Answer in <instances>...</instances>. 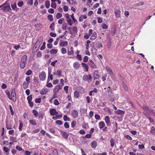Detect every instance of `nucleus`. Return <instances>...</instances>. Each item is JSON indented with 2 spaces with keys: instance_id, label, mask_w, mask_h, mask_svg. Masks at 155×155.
Segmentation results:
<instances>
[{
  "instance_id": "1",
  "label": "nucleus",
  "mask_w": 155,
  "mask_h": 155,
  "mask_svg": "<svg viewBox=\"0 0 155 155\" xmlns=\"http://www.w3.org/2000/svg\"><path fill=\"white\" fill-rule=\"evenodd\" d=\"M27 56L26 55H25L22 56L20 64V68L22 69L24 68L25 67V65L27 64Z\"/></svg>"
},
{
  "instance_id": "2",
  "label": "nucleus",
  "mask_w": 155,
  "mask_h": 155,
  "mask_svg": "<svg viewBox=\"0 0 155 155\" xmlns=\"http://www.w3.org/2000/svg\"><path fill=\"white\" fill-rule=\"evenodd\" d=\"M42 42V39L41 38L38 39L33 48V50H35V51H37L39 48V46L41 44Z\"/></svg>"
},
{
  "instance_id": "3",
  "label": "nucleus",
  "mask_w": 155,
  "mask_h": 155,
  "mask_svg": "<svg viewBox=\"0 0 155 155\" xmlns=\"http://www.w3.org/2000/svg\"><path fill=\"white\" fill-rule=\"evenodd\" d=\"M64 16L66 18V21L68 24L70 26H72L73 25L71 18L70 17L68 13L65 14Z\"/></svg>"
},
{
  "instance_id": "4",
  "label": "nucleus",
  "mask_w": 155,
  "mask_h": 155,
  "mask_svg": "<svg viewBox=\"0 0 155 155\" xmlns=\"http://www.w3.org/2000/svg\"><path fill=\"white\" fill-rule=\"evenodd\" d=\"M4 12H10L11 9L10 7V5L8 3L5 2L3 4V6L2 10Z\"/></svg>"
},
{
  "instance_id": "5",
  "label": "nucleus",
  "mask_w": 155,
  "mask_h": 155,
  "mask_svg": "<svg viewBox=\"0 0 155 155\" xmlns=\"http://www.w3.org/2000/svg\"><path fill=\"white\" fill-rule=\"evenodd\" d=\"M53 74L58 77H60L62 76V71L61 69H58L53 73Z\"/></svg>"
},
{
  "instance_id": "6",
  "label": "nucleus",
  "mask_w": 155,
  "mask_h": 155,
  "mask_svg": "<svg viewBox=\"0 0 155 155\" xmlns=\"http://www.w3.org/2000/svg\"><path fill=\"white\" fill-rule=\"evenodd\" d=\"M49 113L50 115L52 116H56L58 114V113L54 108H50L49 109Z\"/></svg>"
},
{
  "instance_id": "7",
  "label": "nucleus",
  "mask_w": 155,
  "mask_h": 155,
  "mask_svg": "<svg viewBox=\"0 0 155 155\" xmlns=\"http://www.w3.org/2000/svg\"><path fill=\"white\" fill-rule=\"evenodd\" d=\"M11 100L14 101L15 102L16 101V94L15 92V90L13 89L11 93Z\"/></svg>"
},
{
  "instance_id": "8",
  "label": "nucleus",
  "mask_w": 155,
  "mask_h": 155,
  "mask_svg": "<svg viewBox=\"0 0 155 155\" xmlns=\"http://www.w3.org/2000/svg\"><path fill=\"white\" fill-rule=\"evenodd\" d=\"M46 74L45 72L44 71L41 72L39 75V78L41 80L44 81L45 80Z\"/></svg>"
},
{
  "instance_id": "9",
  "label": "nucleus",
  "mask_w": 155,
  "mask_h": 155,
  "mask_svg": "<svg viewBox=\"0 0 155 155\" xmlns=\"http://www.w3.org/2000/svg\"><path fill=\"white\" fill-rule=\"evenodd\" d=\"M62 88V86L58 85L55 87L54 89L53 90V92L54 94H57L59 90H61Z\"/></svg>"
},
{
  "instance_id": "10",
  "label": "nucleus",
  "mask_w": 155,
  "mask_h": 155,
  "mask_svg": "<svg viewBox=\"0 0 155 155\" xmlns=\"http://www.w3.org/2000/svg\"><path fill=\"white\" fill-rule=\"evenodd\" d=\"M83 79L85 81H89V80L92 79V77L90 74L88 75L85 74L83 76Z\"/></svg>"
},
{
  "instance_id": "11",
  "label": "nucleus",
  "mask_w": 155,
  "mask_h": 155,
  "mask_svg": "<svg viewBox=\"0 0 155 155\" xmlns=\"http://www.w3.org/2000/svg\"><path fill=\"white\" fill-rule=\"evenodd\" d=\"M71 116L74 118L77 117L78 116V111L75 110H73L71 112Z\"/></svg>"
},
{
  "instance_id": "12",
  "label": "nucleus",
  "mask_w": 155,
  "mask_h": 155,
  "mask_svg": "<svg viewBox=\"0 0 155 155\" xmlns=\"http://www.w3.org/2000/svg\"><path fill=\"white\" fill-rule=\"evenodd\" d=\"M68 45V42L67 41H61L59 42V45L61 47H64Z\"/></svg>"
},
{
  "instance_id": "13",
  "label": "nucleus",
  "mask_w": 155,
  "mask_h": 155,
  "mask_svg": "<svg viewBox=\"0 0 155 155\" xmlns=\"http://www.w3.org/2000/svg\"><path fill=\"white\" fill-rule=\"evenodd\" d=\"M80 66V64L78 62H75L73 64V67L75 69H78Z\"/></svg>"
},
{
  "instance_id": "14",
  "label": "nucleus",
  "mask_w": 155,
  "mask_h": 155,
  "mask_svg": "<svg viewBox=\"0 0 155 155\" xmlns=\"http://www.w3.org/2000/svg\"><path fill=\"white\" fill-rule=\"evenodd\" d=\"M105 69L108 72L109 74L110 75H114V73L111 69V68L108 66H106L105 67Z\"/></svg>"
},
{
  "instance_id": "15",
  "label": "nucleus",
  "mask_w": 155,
  "mask_h": 155,
  "mask_svg": "<svg viewBox=\"0 0 155 155\" xmlns=\"http://www.w3.org/2000/svg\"><path fill=\"white\" fill-rule=\"evenodd\" d=\"M99 72L97 71H95L94 73V80L98 78L99 75L98 74Z\"/></svg>"
},
{
  "instance_id": "16",
  "label": "nucleus",
  "mask_w": 155,
  "mask_h": 155,
  "mask_svg": "<svg viewBox=\"0 0 155 155\" xmlns=\"http://www.w3.org/2000/svg\"><path fill=\"white\" fill-rule=\"evenodd\" d=\"M48 91V89L46 88H44L42 89L40 91V94L42 95H44L46 94Z\"/></svg>"
},
{
  "instance_id": "17",
  "label": "nucleus",
  "mask_w": 155,
  "mask_h": 155,
  "mask_svg": "<svg viewBox=\"0 0 155 155\" xmlns=\"http://www.w3.org/2000/svg\"><path fill=\"white\" fill-rule=\"evenodd\" d=\"M142 108L146 112H149L150 109L148 107L145 105H143L142 106Z\"/></svg>"
},
{
  "instance_id": "18",
  "label": "nucleus",
  "mask_w": 155,
  "mask_h": 155,
  "mask_svg": "<svg viewBox=\"0 0 155 155\" xmlns=\"http://www.w3.org/2000/svg\"><path fill=\"white\" fill-rule=\"evenodd\" d=\"M35 27L36 30H40L41 28L42 24L40 23H37L35 25Z\"/></svg>"
},
{
  "instance_id": "19",
  "label": "nucleus",
  "mask_w": 155,
  "mask_h": 155,
  "mask_svg": "<svg viewBox=\"0 0 155 155\" xmlns=\"http://www.w3.org/2000/svg\"><path fill=\"white\" fill-rule=\"evenodd\" d=\"M105 120L107 126L110 125V118L109 116H107L105 117Z\"/></svg>"
},
{
  "instance_id": "20",
  "label": "nucleus",
  "mask_w": 155,
  "mask_h": 155,
  "mask_svg": "<svg viewBox=\"0 0 155 155\" xmlns=\"http://www.w3.org/2000/svg\"><path fill=\"white\" fill-rule=\"evenodd\" d=\"M97 145V143L95 141H93L91 143V147L93 148H95L96 147Z\"/></svg>"
},
{
  "instance_id": "21",
  "label": "nucleus",
  "mask_w": 155,
  "mask_h": 155,
  "mask_svg": "<svg viewBox=\"0 0 155 155\" xmlns=\"http://www.w3.org/2000/svg\"><path fill=\"white\" fill-rule=\"evenodd\" d=\"M97 36V34L96 32H94L91 36L90 39L91 40H94L95 39Z\"/></svg>"
},
{
  "instance_id": "22",
  "label": "nucleus",
  "mask_w": 155,
  "mask_h": 155,
  "mask_svg": "<svg viewBox=\"0 0 155 155\" xmlns=\"http://www.w3.org/2000/svg\"><path fill=\"white\" fill-rule=\"evenodd\" d=\"M29 82H27L26 81H24L22 84V87L24 89H25L28 88L29 85Z\"/></svg>"
},
{
  "instance_id": "23",
  "label": "nucleus",
  "mask_w": 155,
  "mask_h": 155,
  "mask_svg": "<svg viewBox=\"0 0 155 155\" xmlns=\"http://www.w3.org/2000/svg\"><path fill=\"white\" fill-rule=\"evenodd\" d=\"M89 65L92 68H94L95 64L91 60H89L88 62Z\"/></svg>"
},
{
  "instance_id": "24",
  "label": "nucleus",
  "mask_w": 155,
  "mask_h": 155,
  "mask_svg": "<svg viewBox=\"0 0 155 155\" xmlns=\"http://www.w3.org/2000/svg\"><path fill=\"white\" fill-rule=\"evenodd\" d=\"M121 12L119 10H116L114 12L115 16L116 17L119 18L120 17Z\"/></svg>"
},
{
  "instance_id": "25",
  "label": "nucleus",
  "mask_w": 155,
  "mask_h": 155,
  "mask_svg": "<svg viewBox=\"0 0 155 155\" xmlns=\"http://www.w3.org/2000/svg\"><path fill=\"white\" fill-rule=\"evenodd\" d=\"M115 113L117 114L121 115L123 114L124 113V110H118L115 111Z\"/></svg>"
},
{
  "instance_id": "26",
  "label": "nucleus",
  "mask_w": 155,
  "mask_h": 155,
  "mask_svg": "<svg viewBox=\"0 0 155 155\" xmlns=\"http://www.w3.org/2000/svg\"><path fill=\"white\" fill-rule=\"evenodd\" d=\"M81 64L83 66V67L85 68V70L84 71L86 72H87L88 71V66L87 64H85V63H81Z\"/></svg>"
},
{
  "instance_id": "27",
  "label": "nucleus",
  "mask_w": 155,
  "mask_h": 155,
  "mask_svg": "<svg viewBox=\"0 0 155 155\" xmlns=\"http://www.w3.org/2000/svg\"><path fill=\"white\" fill-rule=\"evenodd\" d=\"M105 124L103 121H101L99 124V126L100 129H101L104 127Z\"/></svg>"
},
{
  "instance_id": "28",
  "label": "nucleus",
  "mask_w": 155,
  "mask_h": 155,
  "mask_svg": "<svg viewBox=\"0 0 155 155\" xmlns=\"http://www.w3.org/2000/svg\"><path fill=\"white\" fill-rule=\"evenodd\" d=\"M19 126L18 129L20 131H21L22 130V128L23 125V123L21 120H19Z\"/></svg>"
},
{
  "instance_id": "29",
  "label": "nucleus",
  "mask_w": 155,
  "mask_h": 155,
  "mask_svg": "<svg viewBox=\"0 0 155 155\" xmlns=\"http://www.w3.org/2000/svg\"><path fill=\"white\" fill-rule=\"evenodd\" d=\"M97 90L96 88H94L93 90L89 92V95L91 96L92 95H94V94H93V92L96 93L97 92Z\"/></svg>"
},
{
  "instance_id": "30",
  "label": "nucleus",
  "mask_w": 155,
  "mask_h": 155,
  "mask_svg": "<svg viewBox=\"0 0 155 155\" xmlns=\"http://www.w3.org/2000/svg\"><path fill=\"white\" fill-rule=\"evenodd\" d=\"M61 135L62 136L65 138H67L69 135L67 133L64 132H61Z\"/></svg>"
},
{
  "instance_id": "31",
  "label": "nucleus",
  "mask_w": 155,
  "mask_h": 155,
  "mask_svg": "<svg viewBox=\"0 0 155 155\" xmlns=\"http://www.w3.org/2000/svg\"><path fill=\"white\" fill-rule=\"evenodd\" d=\"M9 140L13 142H17V138L16 137H10Z\"/></svg>"
},
{
  "instance_id": "32",
  "label": "nucleus",
  "mask_w": 155,
  "mask_h": 155,
  "mask_svg": "<svg viewBox=\"0 0 155 155\" xmlns=\"http://www.w3.org/2000/svg\"><path fill=\"white\" fill-rule=\"evenodd\" d=\"M68 24L67 23H63L62 26V28L63 30H66L67 29L68 27Z\"/></svg>"
},
{
  "instance_id": "33",
  "label": "nucleus",
  "mask_w": 155,
  "mask_h": 155,
  "mask_svg": "<svg viewBox=\"0 0 155 155\" xmlns=\"http://www.w3.org/2000/svg\"><path fill=\"white\" fill-rule=\"evenodd\" d=\"M45 6L46 8H48L50 7V2L49 0H47L45 2Z\"/></svg>"
},
{
  "instance_id": "34",
  "label": "nucleus",
  "mask_w": 155,
  "mask_h": 155,
  "mask_svg": "<svg viewBox=\"0 0 155 155\" xmlns=\"http://www.w3.org/2000/svg\"><path fill=\"white\" fill-rule=\"evenodd\" d=\"M29 122L32 125H37V123L35 120H29Z\"/></svg>"
},
{
  "instance_id": "35",
  "label": "nucleus",
  "mask_w": 155,
  "mask_h": 155,
  "mask_svg": "<svg viewBox=\"0 0 155 155\" xmlns=\"http://www.w3.org/2000/svg\"><path fill=\"white\" fill-rule=\"evenodd\" d=\"M150 132L153 135H155V128L153 126L151 127L150 130Z\"/></svg>"
},
{
  "instance_id": "36",
  "label": "nucleus",
  "mask_w": 155,
  "mask_h": 155,
  "mask_svg": "<svg viewBox=\"0 0 155 155\" xmlns=\"http://www.w3.org/2000/svg\"><path fill=\"white\" fill-rule=\"evenodd\" d=\"M58 52L57 50L56 49H52L50 51V53L52 54H54L57 53Z\"/></svg>"
},
{
  "instance_id": "37",
  "label": "nucleus",
  "mask_w": 155,
  "mask_h": 155,
  "mask_svg": "<svg viewBox=\"0 0 155 155\" xmlns=\"http://www.w3.org/2000/svg\"><path fill=\"white\" fill-rule=\"evenodd\" d=\"M74 95L75 97L78 98L79 97V94L78 92L77 91H75L74 92Z\"/></svg>"
},
{
  "instance_id": "38",
  "label": "nucleus",
  "mask_w": 155,
  "mask_h": 155,
  "mask_svg": "<svg viewBox=\"0 0 155 155\" xmlns=\"http://www.w3.org/2000/svg\"><path fill=\"white\" fill-rule=\"evenodd\" d=\"M96 46L98 48H101L103 47V45L100 42H97L96 44Z\"/></svg>"
},
{
  "instance_id": "39",
  "label": "nucleus",
  "mask_w": 155,
  "mask_h": 155,
  "mask_svg": "<svg viewBox=\"0 0 155 155\" xmlns=\"http://www.w3.org/2000/svg\"><path fill=\"white\" fill-rule=\"evenodd\" d=\"M32 111L34 116L36 117H37L38 115V112L35 110H33Z\"/></svg>"
},
{
  "instance_id": "40",
  "label": "nucleus",
  "mask_w": 155,
  "mask_h": 155,
  "mask_svg": "<svg viewBox=\"0 0 155 155\" xmlns=\"http://www.w3.org/2000/svg\"><path fill=\"white\" fill-rule=\"evenodd\" d=\"M47 17L49 21H53V16L52 15L49 14L48 16Z\"/></svg>"
},
{
  "instance_id": "41",
  "label": "nucleus",
  "mask_w": 155,
  "mask_h": 155,
  "mask_svg": "<svg viewBox=\"0 0 155 155\" xmlns=\"http://www.w3.org/2000/svg\"><path fill=\"white\" fill-rule=\"evenodd\" d=\"M63 119L64 121H69L70 120L69 118L68 117L67 115H64V116Z\"/></svg>"
},
{
  "instance_id": "42",
  "label": "nucleus",
  "mask_w": 155,
  "mask_h": 155,
  "mask_svg": "<svg viewBox=\"0 0 155 155\" xmlns=\"http://www.w3.org/2000/svg\"><path fill=\"white\" fill-rule=\"evenodd\" d=\"M3 150L6 153H8L10 150V149L8 147H4L3 148Z\"/></svg>"
},
{
  "instance_id": "43",
  "label": "nucleus",
  "mask_w": 155,
  "mask_h": 155,
  "mask_svg": "<svg viewBox=\"0 0 155 155\" xmlns=\"http://www.w3.org/2000/svg\"><path fill=\"white\" fill-rule=\"evenodd\" d=\"M73 31L74 33V34H76L78 32V28L74 26L72 28Z\"/></svg>"
},
{
  "instance_id": "44",
  "label": "nucleus",
  "mask_w": 155,
  "mask_h": 155,
  "mask_svg": "<svg viewBox=\"0 0 155 155\" xmlns=\"http://www.w3.org/2000/svg\"><path fill=\"white\" fill-rule=\"evenodd\" d=\"M61 51V52L63 54H65L67 52V50L65 48H62Z\"/></svg>"
},
{
  "instance_id": "45",
  "label": "nucleus",
  "mask_w": 155,
  "mask_h": 155,
  "mask_svg": "<svg viewBox=\"0 0 155 155\" xmlns=\"http://www.w3.org/2000/svg\"><path fill=\"white\" fill-rule=\"evenodd\" d=\"M53 155H59L58 150L56 149H54L53 151Z\"/></svg>"
},
{
  "instance_id": "46",
  "label": "nucleus",
  "mask_w": 155,
  "mask_h": 155,
  "mask_svg": "<svg viewBox=\"0 0 155 155\" xmlns=\"http://www.w3.org/2000/svg\"><path fill=\"white\" fill-rule=\"evenodd\" d=\"M148 113H151L153 116H155V110L152 109H150Z\"/></svg>"
},
{
  "instance_id": "47",
  "label": "nucleus",
  "mask_w": 155,
  "mask_h": 155,
  "mask_svg": "<svg viewBox=\"0 0 155 155\" xmlns=\"http://www.w3.org/2000/svg\"><path fill=\"white\" fill-rule=\"evenodd\" d=\"M11 6L13 9H15L17 7L16 4L15 2L13 3H12L11 5Z\"/></svg>"
},
{
  "instance_id": "48",
  "label": "nucleus",
  "mask_w": 155,
  "mask_h": 155,
  "mask_svg": "<svg viewBox=\"0 0 155 155\" xmlns=\"http://www.w3.org/2000/svg\"><path fill=\"white\" fill-rule=\"evenodd\" d=\"M64 21V19L63 18H61L59 19L58 21V23L59 24H62Z\"/></svg>"
},
{
  "instance_id": "49",
  "label": "nucleus",
  "mask_w": 155,
  "mask_h": 155,
  "mask_svg": "<svg viewBox=\"0 0 155 155\" xmlns=\"http://www.w3.org/2000/svg\"><path fill=\"white\" fill-rule=\"evenodd\" d=\"M5 93L8 95V97L10 100H11V97L10 95V92L8 91H5Z\"/></svg>"
},
{
  "instance_id": "50",
  "label": "nucleus",
  "mask_w": 155,
  "mask_h": 155,
  "mask_svg": "<svg viewBox=\"0 0 155 155\" xmlns=\"http://www.w3.org/2000/svg\"><path fill=\"white\" fill-rule=\"evenodd\" d=\"M45 45L46 43L45 42H44L43 44V45L41 47L40 50H44L45 48Z\"/></svg>"
},
{
  "instance_id": "51",
  "label": "nucleus",
  "mask_w": 155,
  "mask_h": 155,
  "mask_svg": "<svg viewBox=\"0 0 155 155\" xmlns=\"http://www.w3.org/2000/svg\"><path fill=\"white\" fill-rule=\"evenodd\" d=\"M62 16V14L60 13H58L56 15V18L57 19H58L61 18Z\"/></svg>"
},
{
  "instance_id": "52",
  "label": "nucleus",
  "mask_w": 155,
  "mask_h": 155,
  "mask_svg": "<svg viewBox=\"0 0 155 155\" xmlns=\"http://www.w3.org/2000/svg\"><path fill=\"white\" fill-rule=\"evenodd\" d=\"M23 4V2L22 1H19L18 3V5L19 7H21Z\"/></svg>"
},
{
  "instance_id": "53",
  "label": "nucleus",
  "mask_w": 155,
  "mask_h": 155,
  "mask_svg": "<svg viewBox=\"0 0 155 155\" xmlns=\"http://www.w3.org/2000/svg\"><path fill=\"white\" fill-rule=\"evenodd\" d=\"M32 99V95H30L28 96L27 97V100H28V101H31Z\"/></svg>"
},
{
  "instance_id": "54",
  "label": "nucleus",
  "mask_w": 155,
  "mask_h": 155,
  "mask_svg": "<svg viewBox=\"0 0 155 155\" xmlns=\"http://www.w3.org/2000/svg\"><path fill=\"white\" fill-rule=\"evenodd\" d=\"M110 145L112 147H113L114 145V140L113 139H111L110 140Z\"/></svg>"
},
{
  "instance_id": "55",
  "label": "nucleus",
  "mask_w": 155,
  "mask_h": 155,
  "mask_svg": "<svg viewBox=\"0 0 155 155\" xmlns=\"http://www.w3.org/2000/svg\"><path fill=\"white\" fill-rule=\"evenodd\" d=\"M53 75L52 74H51L49 75H48V78L47 80V82H48L49 81V79H50L51 80H52L53 79Z\"/></svg>"
},
{
  "instance_id": "56",
  "label": "nucleus",
  "mask_w": 155,
  "mask_h": 155,
  "mask_svg": "<svg viewBox=\"0 0 155 155\" xmlns=\"http://www.w3.org/2000/svg\"><path fill=\"white\" fill-rule=\"evenodd\" d=\"M51 7L54 8H55L56 7V4L55 3L51 2Z\"/></svg>"
},
{
  "instance_id": "57",
  "label": "nucleus",
  "mask_w": 155,
  "mask_h": 155,
  "mask_svg": "<svg viewBox=\"0 0 155 155\" xmlns=\"http://www.w3.org/2000/svg\"><path fill=\"white\" fill-rule=\"evenodd\" d=\"M54 23H52L50 25L49 28L50 29H51L52 30H54Z\"/></svg>"
},
{
  "instance_id": "58",
  "label": "nucleus",
  "mask_w": 155,
  "mask_h": 155,
  "mask_svg": "<svg viewBox=\"0 0 155 155\" xmlns=\"http://www.w3.org/2000/svg\"><path fill=\"white\" fill-rule=\"evenodd\" d=\"M71 51H68V55H71L74 54V51H73L72 48H71Z\"/></svg>"
},
{
  "instance_id": "59",
  "label": "nucleus",
  "mask_w": 155,
  "mask_h": 155,
  "mask_svg": "<svg viewBox=\"0 0 155 155\" xmlns=\"http://www.w3.org/2000/svg\"><path fill=\"white\" fill-rule=\"evenodd\" d=\"M102 27L104 29H107L108 28L107 25L105 24H102Z\"/></svg>"
},
{
  "instance_id": "60",
  "label": "nucleus",
  "mask_w": 155,
  "mask_h": 155,
  "mask_svg": "<svg viewBox=\"0 0 155 155\" xmlns=\"http://www.w3.org/2000/svg\"><path fill=\"white\" fill-rule=\"evenodd\" d=\"M64 11L65 12H67L68 11V8L67 6L64 5L63 7Z\"/></svg>"
},
{
  "instance_id": "61",
  "label": "nucleus",
  "mask_w": 155,
  "mask_h": 155,
  "mask_svg": "<svg viewBox=\"0 0 155 155\" xmlns=\"http://www.w3.org/2000/svg\"><path fill=\"white\" fill-rule=\"evenodd\" d=\"M54 103L56 105H58L59 104V102L58 100L57 99H55L54 100Z\"/></svg>"
},
{
  "instance_id": "62",
  "label": "nucleus",
  "mask_w": 155,
  "mask_h": 155,
  "mask_svg": "<svg viewBox=\"0 0 155 155\" xmlns=\"http://www.w3.org/2000/svg\"><path fill=\"white\" fill-rule=\"evenodd\" d=\"M55 123L56 124H58L59 125H61L62 124V122L60 120H56L55 122Z\"/></svg>"
},
{
  "instance_id": "63",
  "label": "nucleus",
  "mask_w": 155,
  "mask_h": 155,
  "mask_svg": "<svg viewBox=\"0 0 155 155\" xmlns=\"http://www.w3.org/2000/svg\"><path fill=\"white\" fill-rule=\"evenodd\" d=\"M97 20L98 23H101L102 22V19L101 18L99 17H98L97 18Z\"/></svg>"
},
{
  "instance_id": "64",
  "label": "nucleus",
  "mask_w": 155,
  "mask_h": 155,
  "mask_svg": "<svg viewBox=\"0 0 155 155\" xmlns=\"http://www.w3.org/2000/svg\"><path fill=\"white\" fill-rule=\"evenodd\" d=\"M68 86H65L64 88V90L66 92V94H68Z\"/></svg>"
}]
</instances>
